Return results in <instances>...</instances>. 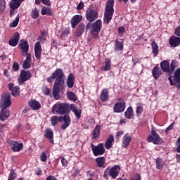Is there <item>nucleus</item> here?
<instances>
[{
	"mask_svg": "<svg viewBox=\"0 0 180 180\" xmlns=\"http://www.w3.org/2000/svg\"><path fill=\"white\" fill-rule=\"evenodd\" d=\"M151 47H152V53L154 54V57H157L158 56V45L157 44V42L152 41L151 43Z\"/></svg>",
	"mask_w": 180,
	"mask_h": 180,
	"instance_id": "nucleus-38",
	"label": "nucleus"
},
{
	"mask_svg": "<svg viewBox=\"0 0 180 180\" xmlns=\"http://www.w3.org/2000/svg\"><path fill=\"white\" fill-rule=\"evenodd\" d=\"M96 162L99 167H103V165H105V158L103 157L97 158L96 159Z\"/></svg>",
	"mask_w": 180,
	"mask_h": 180,
	"instance_id": "nucleus-40",
	"label": "nucleus"
},
{
	"mask_svg": "<svg viewBox=\"0 0 180 180\" xmlns=\"http://www.w3.org/2000/svg\"><path fill=\"white\" fill-rule=\"evenodd\" d=\"M91 27H92V24L91 22H88L86 27V30H89V29H91Z\"/></svg>",
	"mask_w": 180,
	"mask_h": 180,
	"instance_id": "nucleus-63",
	"label": "nucleus"
},
{
	"mask_svg": "<svg viewBox=\"0 0 180 180\" xmlns=\"http://www.w3.org/2000/svg\"><path fill=\"white\" fill-rule=\"evenodd\" d=\"M12 105V101L11 100V94L6 93L1 96L0 100V106L3 108L0 113H6V108H9Z\"/></svg>",
	"mask_w": 180,
	"mask_h": 180,
	"instance_id": "nucleus-3",
	"label": "nucleus"
},
{
	"mask_svg": "<svg viewBox=\"0 0 180 180\" xmlns=\"http://www.w3.org/2000/svg\"><path fill=\"white\" fill-rule=\"evenodd\" d=\"M130 180H141V177L140 176V174H137L135 175L134 178H131Z\"/></svg>",
	"mask_w": 180,
	"mask_h": 180,
	"instance_id": "nucleus-59",
	"label": "nucleus"
},
{
	"mask_svg": "<svg viewBox=\"0 0 180 180\" xmlns=\"http://www.w3.org/2000/svg\"><path fill=\"white\" fill-rule=\"evenodd\" d=\"M85 6V4H84V1H80L79 4L77 5V11H81L82 9H84Z\"/></svg>",
	"mask_w": 180,
	"mask_h": 180,
	"instance_id": "nucleus-51",
	"label": "nucleus"
},
{
	"mask_svg": "<svg viewBox=\"0 0 180 180\" xmlns=\"http://www.w3.org/2000/svg\"><path fill=\"white\" fill-rule=\"evenodd\" d=\"M30 78H32V72L22 70L20 71V77L18 79L19 85H23V83L26 82V81H29Z\"/></svg>",
	"mask_w": 180,
	"mask_h": 180,
	"instance_id": "nucleus-8",
	"label": "nucleus"
},
{
	"mask_svg": "<svg viewBox=\"0 0 180 180\" xmlns=\"http://www.w3.org/2000/svg\"><path fill=\"white\" fill-rule=\"evenodd\" d=\"M40 160L41 162H46L47 161V154L46 152H42L40 155Z\"/></svg>",
	"mask_w": 180,
	"mask_h": 180,
	"instance_id": "nucleus-46",
	"label": "nucleus"
},
{
	"mask_svg": "<svg viewBox=\"0 0 180 180\" xmlns=\"http://www.w3.org/2000/svg\"><path fill=\"white\" fill-rule=\"evenodd\" d=\"M41 14L43 16H44V15H47V16H53V11H51V9L50 8L44 6H42Z\"/></svg>",
	"mask_w": 180,
	"mask_h": 180,
	"instance_id": "nucleus-30",
	"label": "nucleus"
},
{
	"mask_svg": "<svg viewBox=\"0 0 180 180\" xmlns=\"http://www.w3.org/2000/svg\"><path fill=\"white\" fill-rule=\"evenodd\" d=\"M114 50L115 51H122V50H123V42L115 39L114 43Z\"/></svg>",
	"mask_w": 180,
	"mask_h": 180,
	"instance_id": "nucleus-34",
	"label": "nucleus"
},
{
	"mask_svg": "<svg viewBox=\"0 0 180 180\" xmlns=\"http://www.w3.org/2000/svg\"><path fill=\"white\" fill-rule=\"evenodd\" d=\"M85 29H86L85 25H84L83 23H81L79 25H77L76 28V31L75 32L76 37H81L84 32H85Z\"/></svg>",
	"mask_w": 180,
	"mask_h": 180,
	"instance_id": "nucleus-23",
	"label": "nucleus"
},
{
	"mask_svg": "<svg viewBox=\"0 0 180 180\" xmlns=\"http://www.w3.org/2000/svg\"><path fill=\"white\" fill-rule=\"evenodd\" d=\"M165 165V162L160 158L156 159V168L157 169H162Z\"/></svg>",
	"mask_w": 180,
	"mask_h": 180,
	"instance_id": "nucleus-37",
	"label": "nucleus"
},
{
	"mask_svg": "<svg viewBox=\"0 0 180 180\" xmlns=\"http://www.w3.org/2000/svg\"><path fill=\"white\" fill-rule=\"evenodd\" d=\"M100 135H101V125H97L95 127L94 129L93 130L92 139L95 140L98 139V137H99Z\"/></svg>",
	"mask_w": 180,
	"mask_h": 180,
	"instance_id": "nucleus-32",
	"label": "nucleus"
},
{
	"mask_svg": "<svg viewBox=\"0 0 180 180\" xmlns=\"http://www.w3.org/2000/svg\"><path fill=\"white\" fill-rule=\"evenodd\" d=\"M64 83H54L53 88V96L56 99H60V89Z\"/></svg>",
	"mask_w": 180,
	"mask_h": 180,
	"instance_id": "nucleus-13",
	"label": "nucleus"
},
{
	"mask_svg": "<svg viewBox=\"0 0 180 180\" xmlns=\"http://www.w3.org/2000/svg\"><path fill=\"white\" fill-rule=\"evenodd\" d=\"M28 105L33 109V110H39V109L41 108L40 103L36 100L31 101Z\"/></svg>",
	"mask_w": 180,
	"mask_h": 180,
	"instance_id": "nucleus-28",
	"label": "nucleus"
},
{
	"mask_svg": "<svg viewBox=\"0 0 180 180\" xmlns=\"http://www.w3.org/2000/svg\"><path fill=\"white\" fill-rule=\"evenodd\" d=\"M61 163L63 165V167H67V165H68V162L67 161V159L64 158H62Z\"/></svg>",
	"mask_w": 180,
	"mask_h": 180,
	"instance_id": "nucleus-54",
	"label": "nucleus"
},
{
	"mask_svg": "<svg viewBox=\"0 0 180 180\" xmlns=\"http://www.w3.org/2000/svg\"><path fill=\"white\" fill-rule=\"evenodd\" d=\"M102 29V20H97L94 22L91 28L90 34L93 39H99V32Z\"/></svg>",
	"mask_w": 180,
	"mask_h": 180,
	"instance_id": "nucleus-4",
	"label": "nucleus"
},
{
	"mask_svg": "<svg viewBox=\"0 0 180 180\" xmlns=\"http://www.w3.org/2000/svg\"><path fill=\"white\" fill-rule=\"evenodd\" d=\"M70 34V30L67 29L65 30L63 32H62V36H68Z\"/></svg>",
	"mask_w": 180,
	"mask_h": 180,
	"instance_id": "nucleus-56",
	"label": "nucleus"
},
{
	"mask_svg": "<svg viewBox=\"0 0 180 180\" xmlns=\"http://www.w3.org/2000/svg\"><path fill=\"white\" fill-rule=\"evenodd\" d=\"M60 122V117L53 116L51 118V123L52 126H56Z\"/></svg>",
	"mask_w": 180,
	"mask_h": 180,
	"instance_id": "nucleus-41",
	"label": "nucleus"
},
{
	"mask_svg": "<svg viewBox=\"0 0 180 180\" xmlns=\"http://www.w3.org/2000/svg\"><path fill=\"white\" fill-rule=\"evenodd\" d=\"M168 80L169 81L170 85L176 86L177 89H180V68L175 70L173 76V80L172 76L171 75L168 77Z\"/></svg>",
	"mask_w": 180,
	"mask_h": 180,
	"instance_id": "nucleus-6",
	"label": "nucleus"
},
{
	"mask_svg": "<svg viewBox=\"0 0 180 180\" xmlns=\"http://www.w3.org/2000/svg\"><path fill=\"white\" fill-rule=\"evenodd\" d=\"M26 57V60L22 64V68L24 70H28V68L32 67V55H30V53H27Z\"/></svg>",
	"mask_w": 180,
	"mask_h": 180,
	"instance_id": "nucleus-21",
	"label": "nucleus"
},
{
	"mask_svg": "<svg viewBox=\"0 0 180 180\" xmlns=\"http://www.w3.org/2000/svg\"><path fill=\"white\" fill-rule=\"evenodd\" d=\"M120 171V166L115 165L110 169H106L105 172H108V175H110L112 178H117L119 175V172Z\"/></svg>",
	"mask_w": 180,
	"mask_h": 180,
	"instance_id": "nucleus-15",
	"label": "nucleus"
},
{
	"mask_svg": "<svg viewBox=\"0 0 180 180\" xmlns=\"http://www.w3.org/2000/svg\"><path fill=\"white\" fill-rule=\"evenodd\" d=\"M114 141L115 138L113 137V135H110L105 143V148H107V150H109V148H112V146Z\"/></svg>",
	"mask_w": 180,
	"mask_h": 180,
	"instance_id": "nucleus-35",
	"label": "nucleus"
},
{
	"mask_svg": "<svg viewBox=\"0 0 180 180\" xmlns=\"http://www.w3.org/2000/svg\"><path fill=\"white\" fill-rule=\"evenodd\" d=\"M20 49L22 50V53H25L26 56L29 54V42L27 41H24L22 43L19 44Z\"/></svg>",
	"mask_w": 180,
	"mask_h": 180,
	"instance_id": "nucleus-27",
	"label": "nucleus"
},
{
	"mask_svg": "<svg viewBox=\"0 0 180 180\" xmlns=\"http://www.w3.org/2000/svg\"><path fill=\"white\" fill-rule=\"evenodd\" d=\"M70 110H72L73 113H81V111H78V108L75 106V104H55L52 108L53 113H70Z\"/></svg>",
	"mask_w": 180,
	"mask_h": 180,
	"instance_id": "nucleus-1",
	"label": "nucleus"
},
{
	"mask_svg": "<svg viewBox=\"0 0 180 180\" xmlns=\"http://www.w3.org/2000/svg\"><path fill=\"white\" fill-rule=\"evenodd\" d=\"M123 134H124V132H123L122 131H119L116 134V137H117V139H119V137H122V136H123Z\"/></svg>",
	"mask_w": 180,
	"mask_h": 180,
	"instance_id": "nucleus-58",
	"label": "nucleus"
},
{
	"mask_svg": "<svg viewBox=\"0 0 180 180\" xmlns=\"http://www.w3.org/2000/svg\"><path fill=\"white\" fill-rule=\"evenodd\" d=\"M115 0H108L107 4L105 7V13H104V18L103 20L105 23L109 25L110 23V20L113 18V14L115 13Z\"/></svg>",
	"mask_w": 180,
	"mask_h": 180,
	"instance_id": "nucleus-2",
	"label": "nucleus"
},
{
	"mask_svg": "<svg viewBox=\"0 0 180 180\" xmlns=\"http://www.w3.org/2000/svg\"><path fill=\"white\" fill-rule=\"evenodd\" d=\"M59 120L60 122H63L60 127L62 130H65V129L69 127L70 124H71V118L69 115H64L63 117L60 116Z\"/></svg>",
	"mask_w": 180,
	"mask_h": 180,
	"instance_id": "nucleus-10",
	"label": "nucleus"
},
{
	"mask_svg": "<svg viewBox=\"0 0 180 180\" xmlns=\"http://www.w3.org/2000/svg\"><path fill=\"white\" fill-rule=\"evenodd\" d=\"M124 116L127 119H134V114L133 113H124Z\"/></svg>",
	"mask_w": 180,
	"mask_h": 180,
	"instance_id": "nucleus-52",
	"label": "nucleus"
},
{
	"mask_svg": "<svg viewBox=\"0 0 180 180\" xmlns=\"http://www.w3.org/2000/svg\"><path fill=\"white\" fill-rule=\"evenodd\" d=\"M9 117V113H1L0 114V120L2 122L6 120Z\"/></svg>",
	"mask_w": 180,
	"mask_h": 180,
	"instance_id": "nucleus-47",
	"label": "nucleus"
},
{
	"mask_svg": "<svg viewBox=\"0 0 180 180\" xmlns=\"http://www.w3.org/2000/svg\"><path fill=\"white\" fill-rule=\"evenodd\" d=\"M91 148L95 157L103 155V154H105V148L103 147V143H99L96 146L94 145V143H91Z\"/></svg>",
	"mask_w": 180,
	"mask_h": 180,
	"instance_id": "nucleus-9",
	"label": "nucleus"
},
{
	"mask_svg": "<svg viewBox=\"0 0 180 180\" xmlns=\"http://www.w3.org/2000/svg\"><path fill=\"white\" fill-rule=\"evenodd\" d=\"M15 178H16V173H15V171L13 169H11L8 176V180L15 179Z\"/></svg>",
	"mask_w": 180,
	"mask_h": 180,
	"instance_id": "nucleus-48",
	"label": "nucleus"
},
{
	"mask_svg": "<svg viewBox=\"0 0 180 180\" xmlns=\"http://www.w3.org/2000/svg\"><path fill=\"white\" fill-rule=\"evenodd\" d=\"M144 110V108H143V106L140 104L136 105V113H141Z\"/></svg>",
	"mask_w": 180,
	"mask_h": 180,
	"instance_id": "nucleus-49",
	"label": "nucleus"
},
{
	"mask_svg": "<svg viewBox=\"0 0 180 180\" xmlns=\"http://www.w3.org/2000/svg\"><path fill=\"white\" fill-rule=\"evenodd\" d=\"M8 89L11 91L12 96L16 98L20 95V87L19 86H15L13 83L8 84Z\"/></svg>",
	"mask_w": 180,
	"mask_h": 180,
	"instance_id": "nucleus-11",
	"label": "nucleus"
},
{
	"mask_svg": "<svg viewBox=\"0 0 180 180\" xmlns=\"http://www.w3.org/2000/svg\"><path fill=\"white\" fill-rule=\"evenodd\" d=\"M82 22V15H75L70 20V23L72 29H75L77 27V25L78 23H81Z\"/></svg>",
	"mask_w": 180,
	"mask_h": 180,
	"instance_id": "nucleus-17",
	"label": "nucleus"
},
{
	"mask_svg": "<svg viewBox=\"0 0 180 180\" xmlns=\"http://www.w3.org/2000/svg\"><path fill=\"white\" fill-rule=\"evenodd\" d=\"M6 8V1L5 0H1L0 1V13L4 12L5 8Z\"/></svg>",
	"mask_w": 180,
	"mask_h": 180,
	"instance_id": "nucleus-44",
	"label": "nucleus"
},
{
	"mask_svg": "<svg viewBox=\"0 0 180 180\" xmlns=\"http://www.w3.org/2000/svg\"><path fill=\"white\" fill-rule=\"evenodd\" d=\"M126 110V102H117L114 105V112L115 113H123Z\"/></svg>",
	"mask_w": 180,
	"mask_h": 180,
	"instance_id": "nucleus-14",
	"label": "nucleus"
},
{
	"mask_svg": "<svg viewBox=\"0 0 180 180\" xmlns=\"http://www.w3.org/2000/svg\"><path fill=\"white\" fill-rule=\"evenodd\" d=\"M19 15H17L15 20L12 22V23L10 24V27H16L18 25H19Z\"/></svg>",
	"mask_w": 180,
	"mask_h": 180,
	"instance_id": "nucleus-43",
	"label": "nucleus"
},
{
	"mask_svg": "<svg viewBox=\"0 0 180 180\" xmlns=\"http://www.w3.org/2000/svg\"><path fill=\"white\" fill-rule=\"evenodd\" d=\"M52 77L55 78V83L58 84H64L65 75L63 71V69L58 68L56 69L53 73H52Z\"/></svg>",
	"mask_w": 180,
	"mask_h": 180,
	"instance_id": "nucleus-7",
	"label": "nucleus"
},
{
	"mask_svg": "<svg viewBox=\"0 0 180 180\" xmlns=\"http://www.w3.org/2000/svg\"><path fill=\"white\" fill-rule=\"evenodd\" d=\"M118 33H119V34H123V33H124V27H120L118 28Z\"/></svg>",
	"mask_w": 180,
	"mask_h": 180,
	"instance_id": "nucleus-57",
	"label": "nucleus"
},
{
	"mask_svg": "<svg viewBox=\"0 0 180 180\" xmlns=\"http://www.w3.org/2000/svg\"><path fill=\"white\" fill-rule=\"evenodd\" d=\"M176 162H180V154L176 155Z\"/></svg>",
	"mask_w": 180,
	"mask_h": 180,
	"instance_id": "nucleus-64",
	"label": "nucleus"
},
{
	"mask_svg": "<svg viewBox=\"0 0 180 180\" xmlns=\"http://www.w3.org/2000/svg\"><path fill=\"white\" fill-rule=\"evenodd\" d=\"M132 61L134 63V65H136L137 64V63H139V61H140V60L139 59V58L134 56L133 58H132Z\"/></svg>",
	"mask_w": 180,
	"mask_h": 180,
	"instance_id": "nucleus-55",
	"label": "nucleus"
},
{
	"mask_svg": "<svg viewBox=\"0 0 180 180\" xmlns=\"http://www.w3.org/2000/svg\"><path fill=\"white\" fill-rule=\"evenodd\" d=\"M13 70L15 72L19 71V63L18 62H14L13 63Z\"/></svg>",
	"mask_w": 180,
	"mask_h": 180,
	"instance_id": "nucleus-50",
	"label": "nucleus"
},
{
	"mask_svg": "<svg viewBox=\"0 0 180 180\" xmlns=\"http://www.w3.org/2000/svg\"><path fill=\"white\" fill-rule=\"evenodd\" d=\"M162 141V139H161L158 134L153 136V144H159V143H161Z\"/></svg>",
	"mask_w": 180,
	"mask_h": 180,
	"instance_id": "nucleus-45",
	"label": "nucleus"
},
{
	"mask_svg": "<svg viewBox=\"0 0 180 180\" xmlns=\"http://www.w3.org/2000/svg\"><path fill=\"white\" fill-rule=\"evenodd\" d=\"M169 43L172 47H178L180 44V37L172 36L169 39Z\"/></svg>",
	"mask_w": 180,
	"mask_h": 180,
	"instance_id": "nucleus-24",
	"label": "nucleus"
},
{
	"mask_svg": "<svg viewBox=\"0 0 180 180\" xmlns=\"http://www.w3.org/2000/svg\"><path fill=\"white\" fill-rule=\"evenodd\" d=\"M178 67V61L176 60H172L169 67V75H172L175 68Z\"/></svg>",
	"mask_w": 180,
	"mask_h": 180,
	"instance_id": "nucleus-36",
	"label": "nucleus"
},
{
	"mask_svg": "<svg viewBox=\"0 0 180 180\" xmlns=\"http://www.w3.org/2000/svg\"><path fill=\"white\" fill-rule=\"evenodd\" d=\"M100 99L101 102H106L109 99V90L108 89H103L100 94Z\"/></svg>",
	"mask_w": 180,
	"mask_h": 180,
	"instance_id": "nucleus-25",
	"label": "nucleus"
},
{
	"mask_svg": "<svg viewBox=\"0 0 180 180\" xmlns=\"http://www.w3.org/2000/svg\"><path fill=\"white\" fill-rule=\"evenodd\" d=\"M11 147V150L14 152H19L23 150V143H18V141H10L8 143Z\"/></svg>",
	"mask_w": 180,
	"mask_h": 180,
	"instance_id": "nucleus-12",
	"label": "nucleus"
},
{
	"mask_svg": "<svg viewBox=\"0 0 180 180\" xmlns=\"http://www.w3.org/2000/svg\"><path fill=\"white\" fill-rule=\"evenodd\" d=\"M31 16L32 19H37L39 18V10L37 8H35L31 13Z\"/></svg>",
	"mask_w": 180,
	"mask_h": 180,
	"instance_id": "nucleus-42",
	"label": "nucleus"
},
{
	"mask_svg": "<svg viewBox=\"0 0 180 180\" xmlns=\"http://www.w3.org/2000/svg\"><path fill=\"white\" fill-rule=\"evenodd\" d=\"M20 5H22V2L19 0H11L10 1L11 9H13V10L18 9V8L20 6Z\"/></svg>",
	"mask_w": 180,
	"mask_h": 180,
	"instance_id": "nucleus-33",
	"label": "nucleus"
},
{
	"mask_svg": "<svg viewBox=\"0 0 180 180\" xmlns=\"http://www.w3.org/2000/svg\"><path fill=\"white\" fill-rule=\"evenodd\" d=\"M19 39H20V35L16 32L13 34V38L9 39L8 44L12 47H16L19 43Z\"/></svg>",
	"mask_w": 180,
	"mask_h": 180,
	"instance_id": "nucleus-16",
	"label": "nucleus"
},
{
	"mask_svg": "<svg viewBox=\"0 0 180 180\" xmlns=\"http://www.w3.org/2000/svg\"><path fill=\"white\" fill-rule=\"evenodd\" d=\"M42 4L44 5H46V6H51V3L50 2V0H41Z\"/></svg>",
	"mask_w": 180,
	"mask_h": 180,
	"instance_id": "nucleus-53",
	"label": "nucleus"
},
{
	"mask_svg": "<svg viewBox=\"0 0 180 180\" xmlns=\"http://www.w3.org/2000/svg\"><path fill=\"white\" fill-rule=\"evenodd\" d=\"M44 136L45 137H46V139H49L50 140V143H51V144L54 143V140L53 139V138L54 137L53 130H51V129H46L45 130Z\"/></svg>",
	"mask_w": 180,
	"mask_h": 180,
	"instance_id": "nucleus-29",
	"label": "nucleus"
},
{
	"mask_svg": "<svg viewBox=\"0 0 180 180\" xmlns=\"http://www.w3.org/2000/svg\"><path fill=\"white\" fill-rule=\"evenodd\" d=\"M98 16L99 15L98 14V11L94 9V5H90L86 11V20L90 22H95V20L98 19Z\"/></svg>",
	"mask_w": 180,
	"mask_h": 180,
	"instance_id": "nucleus-5",
	"label": "nucleus"
},
{
	"mask_svg": "<svg viewBox=\"0 0 180 180\" xmlns=\"http://www.w3.org/2000/svg\"><path fill=\"white\" fill-rule=\"evenodd\" d=\"M66 95L69 101H73L74 102H75L77 101V99H78L77 98V95H75L72 91H67Z\"/></svg>",
	"mask_w": 180,
	"mask_h": 180,
	"instance_id": "nucleus-39",
	"label": "nucleus"
},
{
	"mask_svg": "<svg viewBox=\"0 0 180 180\" xmlns=\"http://www.w3.org/2000/svg\"><path fill=\"white\" fill-rule=\"evenodd\" d=\"M74 74L70 73L68 76L67 79V85L68 88H73L74 87Z\"/></svg>",
	"mask_w": 180,
	"mask_h": 180,
	"instance_id": "nucleus-31",
	"label": "nucleus"
},
{
	"mask_svg": "<svg viewBox=\"0 0 180 180\" xmlns=\"http://www.w3.org/2000/svg\"><path fill=\"white\" fill-rule=\"evenodd\" d=\"M124 113H133V108L131 106L128 107Z\"/></svg>",
	"mask_w": 180,
	"mask_h": 180,
	"instance_id": "nucleus-60",
	"label": "nucleus"
},
{
	"mask_svg": "<svg viewBox=\"0 0 180 180\" xmlns=\"http://www.w3.org/2000/svg\"><path fill=\"white\" fill-rule=\"evenodd\" d=\"M112 67V62L110 58H106L105 61L104 62V65L101 67V71H110Z\"/></svg>",
	"mask_w": 180,
	"mask_h": 180,
	"instance_id": "nucleus-26",
	"label": "nucleus"
},
{
	"mask_svg": "<svg viewBox=\"0 0 180 180\" xmlns=\"http://www.w3.org/2000/svg\"><path fill=\"white\" fill-rule=\"evenodd\" d=\"M160 68L163 72H167L169 75V60H165L160 63Z\"/></svg>",
	"mask_w": 180,
	"mask_h": 180,
	"instance_id": "nucleus-19",
	"label": "nucleus"
},
{
	"mask_svg": "<svg viewBox=\"0 0 180 180\" xmlns=\"http://www.w3.org/2000/svg\"><path fill=\"white\" fill-rule=\"evenodd\" d=\"M152 75L155 79H158L162 75V71L160 67L155 66L152 70Z\"/></svg>",
	"mask_w": 180,
	"mask_h": 180,
	"instance_id": "nucleus-22",
	"label": "nucleus"
},
{
	"mask_svg": "<svg viewBox=\"0 0 180 180\" xmlns=\"http://www.w3.org/2000/svg\"><path fill=\"white\" fill-rule=\"evenodd\" d=\"M41 43L37 41L34 44V54L37 60L41 58Z\"/></svg>",
	"mask_w": 180,
	"mask_h": 180,
	"instance_id": "nucleus-18",
	"label": "nucleus"
},
{
	"mask_svg": "<svg viewBox=\"0 0 180 180\" xmlns=\"http://www.w3.org/2000/svg\"><path fill=\"white\" fill-rule=\"evenodd\" d=\"M44 95H50V89L46 87L44 91Z\"/></svg>",
	"mask_w": 180,
	"mask_h": 180,
	"instance_id": "nucleus-61",
	"label": "nucleus"
},
{
	"mask_svg": "<svg viewBox=\"0 0 180 180\" xmlns=\"http://www.w3.org/2000/svg\"><path fill=\"white\" fill-rule=\"evenodd\" d=\"M130 143H131V136L129 134H124L122 137V147L127 148L130 146Z\"/></svg>",
	"mask_w": 180,
	"mask_h": 180,
	"instance_id": "nucleus-20",
	"label": "nucleus"
},
{
	"mask_svg": "<svg viewBox=\"0 0 180 180\" xmlns=\"http://www.w3.org/2000/svg\"><path fill=\"white\" fill-rule=\"evenodd\" d=\"M46 180H57V178H56L54 176H49Z\"/></svg>",
	"mask_w": 180,
	"mask_h": 180,
	"instance_id": "nucleus-62",
	"label": "nucleus"
}]
</instances>
